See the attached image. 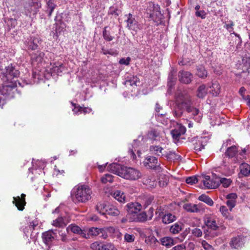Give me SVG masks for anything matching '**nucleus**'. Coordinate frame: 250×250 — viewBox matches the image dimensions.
I'll list each match as a JSON object with an SVG mask.
<instances>
[{
    "mask_svg": "<svg viewBox=\"0 0 250 250\" xmlns=\"http://www.w3.org/2000/svg\"><path fill=\"white\" fill-rule=\"evenodd\" d=\"M176 72L172 70L169 74L168 77L167 86L168 87V91L172 88L174 85L176 78L175 77Z\"/></svg>",
    "mask_w": 250,
    "mask_h": 250,
    "instance_id": "e433bc0d",
    "label": "nucleus"
},
{
    "mask_svg": "<svg viewBox=\"0 0 250 250\" xmlns=\"http://www.w3.org/2000/svg\"><path fill=\"white\" fill-rule=\"evenodd\" d=\"M108 170L125 179L135 181L141 178L142 173L137 169L113 163L107 167Z\"/></svg>",
    "mask_w": 250,
    "mask_h": 250,
    "instance_id": "20e7f679",
    "label": "nucleus"
},
{
    "mask_svg": "<svg viewBox=\"0 0 250 250\" xmlns=\"http://www.w3.org/2000/svg\"><path fill=\"white\" fill-rule=\"evenodd\" d=\"M192 104L191 97L189 95L185 92L177 93L175 96V106L172 111L173 116L177 118H180L186 112L189 114L190 118L197 122H200L202 120V114Z\"/></svg>",
    "mask_w": 250,
    "mask_h": 250,
    "instance_id": "f257e3e1",
    "label": "nucleus"
},
{
    "mask_svg": "<svg viewBox=\"0 0 250 250\" xmlns=\"http://www.w3.org/2000/svg\"><path fill=\"white\" fill-rule=\"evenodd\" d=\"M191 233L192 236L196 237H200L203 235V232L202 230L198 228H195L190 229Z\"/></svg>",
    "mask_w": 250,
    "mask_h": 250,
    "instance_id": "864d4df0",
    "label": "nucleus"
},
{
    "mask_svg": "<svg viewBox=\"0 0 250 250\" xmlns=\"http://www.w3.org/2000/svg\"><path fill=\"white\" fill-rule=\"evenodd\" d=\"M144 166L150 169H159L160 168V163L158 162L157 157L152 156H147L143 162Z\"/></svg>",
    "mask_w": 250,
    "mask_h": 250,
    "instance_id": "f8f14e48",
    "label": "nucleus"
},
{
    "mask_svg": "<svg viewBox=\"0 0 250 250\" xmlns=\"http://www.w3.org/2000/svg\"><path fill=\"white\" fill-rule=\"evenodd\" d=\"M38 225V222L37 221H33L30 223V225L26 226L23 229V232L25 235L28 238L29 234L30 235V238L33 239V241H35V235L33 232V230L35 229V228Z\"/></svg>",
    "mask_w": 250,
    "mask_h": 250,
    "instance_id": "6ab92c4d",
    "label": "nucleus"
},
{
    "mask_svg": "<svg viewBox=\"0 0 250 250\" xmlns=\"http://www.w3.org/2000/svg\"><path fill=\"white\" fill-rule=\"evenodd\" d=\"M148 219L147 214L146 212L137 213L134 217L130 218V221L135 222H143Z\"/></svg>",
    "mask_w": 250,
    "mask_h": 250,
    "instance_id": "c756f323",
    "label": "nucleus"
},
{
    "mask_svg": "<svg viewBox=\"0 0 250 250\" xmlns=\"http://www.w3.org/2000/svg\"><path fill=\"white\" fill-rule=\"evenodd\" d=\"M202 182L205 188L208 189L216 188L219 187L218 180L211 179L210 176L208 175H203Z\"/></svg>",
    "mask_w": 250,
    "mask_h": 250,
    "instance_id": "4468645a",
    "label": "nucleus"
},
{
    "mask_svg": "<svg viewBox=\"0 0 250 250\" xmlns=\"http://www.w3.org/2000/svg\"><path fill=\"white\" fill-rule=\"evenodd\" d=\"M149 138L152 141L160 142L161 145L168 144V140L165 135L157 129H152L148 133Z\"/></svg>",
    "mask_w": 250,
    "mask_h": 250,
    "instance_id": "6e6552de",
    "label": "nucleus"
},
{
    "mask_svg": "<svg viewBox=\"0 0 250 250\" xmlns=\"http://www.w3.org/2000/svg\"><path fill=\"white\" fill-rule=\"evenodd\" d=\"M220 211L222 213V214L223 215L224 217H225L226 218L230 219L231 218H229V212L228 211V210L227 208V207L225 206H222L220 208Z\"/></svg>",
    "mask_w": 250,
    "mask_h": 250,
    "instance_id": "4d7b16f0",
    "label": "nucleus"
},
{
    "mask_svg": "<svg viewBox=\"0 0 250 250\" xmlns=\"http://www.w3.org/2000/svg\"><path fill=\"white\" fill-rule=\"evenodd\" d=\"M126 208L128 215L132 214L133 217H134V215L135 216L137 213H139L142 209V206L138 202H131L127 204Z\"/></svg>",
    "mask_w": 250,
    "mask_h": 250,
    "instance_id": "f3484780",
    "label": "nucleus"
},
{
    "mask_svg": "<svg viewBox=\"0 0 250 250\" xmlns=\"http://www.w3.org/2000/svg\"><path fill=\"white\" fill-rule=\"evenodd\" d=\"M114 198L120 202H125V196L124 193L120 190H116L114 193Z\"/></svg>",
    "mask_w": 250,
    "mask_h": 250,
    "instance_id": "c03bdc74",
    "label": "nucleus"
},
{
    "mask_svg": "<svg viewBox=\"0 0 250 250\" xmlns=\"http://www.w3.org/2000/svg\"><path fill=\"white\" fill-rule=\"evenodd\" d=\"M178 77L180 82L188 84L191 82L192 75L189 72L182 70L179 71Z\"/></svg>",
    "mask_w": 250,
    "mask_h": 250,
    "instance_id": "412c9836",
    "label": "nucleus"
},
{
    "mask_svg": "<svg viewBox=\"0 0 250 250\" xmlns=\"http://www.w3.org/2000/svg\"><path fill=\"white\" fill-rule=\"evenodd\" d=\"M107 206L108 204L105 202H100L97 204L96 209L99 213L103 215L106 214Z\"/></svg>",
    "mask_w": 250,
    "mask_h": 250,
    "instance_id": "f704fd0d",
    "label": "nucleus"
},
{
    "mask_svg": "<svg viewBox=\"0 0 250 250\" xmlns=\"http://www.w3.org/2000/svg\"><path fill=\"white\" fill-rule=\"evenodd\" d=\"M131 59L128 57L126 58H122L119 61V63L121 64L128 65L130 62Z\"/></svg>",
    "mask_w": 250,
    "mask_h": 250,
    "instance_id": "338daca9",
    "label": "nucleus"
},
{
    "mask_svg": "<svg viewBox=\"0 0 250 250\" xmlns=\"http://www.w3.org/2000/svg\"><path fill=\"white\" fill-rule=\"evenodd\" d=\"M42 41L38 36H33L28 39L25 42L27 49L35 51L38 49V44H41Z\"/></svg>",
    "mask_w": 250,
    "mask_h": 250,
    "instance_id": "ddd939ff",
    "label": "nucleus"
},
{
    "mask_svg": "<svg viewBox=\"0 0 250 250\" xmlns=\"http://www.w3.org/2000/svg\"><path fill=\"white\" fill-rule=\"evenodd\" d=\"M196 74L200 78H205L207 77L208 73L204 67L201 65L197 67Z\"/></svg>",
    "mask_w": 250,
    "mask_h": 250,
    "instance_id": "de8ad7c7",
    "label": "nucleus"
},
{
    "mask_svg": "<svg viewBox=\"0 0 250 250\" xmlns=\"http://www.w3.org/2000/svg\"><path fill=\"white\" fill-rule=\"evenodd\" d=\"M101 250H116V249L112 244L109 243L102 245Z\"/></svg>",
    "mask_w": 250,
    "mask_h": 250,
    "instance_id": "13d9d810",
    "label": "nucleus"
},
{
    "mask_svg": "<svg viewBox=\"0 0 250 250\" xmlns=\"http://www.w3.org/2000/svg\"><path fill=\"white\" fill-rule=\"evenodd\" d=\"M52 225L56 227L63 228L66 226L62 217H59L58 218L53 221Z\"/></svg>",
    "mask_w": 250,
    "mask_h": 250,
    "instance_id": "a18cd8bd",
    "label": "nucleus"
},
{
    "mask_svg": "<svg viewBox=\"0 0 250 250\" xmlns=\"http://www.w3.org/2000/svg\"><path fill=\"white\" fill-rule=\"evenodd\" d=\"M229 160H224L223 164L219 167V172L226 176H230L234 173L235 167L229 165Z\"/></svg>",
    "mask_w": 250,
    "mask_h": 250,
    "instance_id": "1a4fd4ad",
    "label": "nucleus"
},
{
    "mask_svg": "<svg viewBox=\"0 0 250 250\" xmlns=\"http://www.w3.org/2000/svg\"><path fill=\"white\" fill-rule=\"evenodd\" d=\"M56 234V232H54L52 230H49L43 233L42 234L43 242L46 246L49 247L54 240Z\"/></svg>",
    "mask_w": 250,
    "mask_h": 250,
    "instance_id": "dca6fc26",
    "label": "nucleus"
},
{
    "mask_svg": "<svg viewBox=\"0 0 250 250\" xmlns=\"http://www.w3.org/2000/svg\"><path fill=\"white\" fill-rule=\"evenodd\" d=\"M163 157H165L168 160H176L181 159V156L176 153L173 150H169L167 152H165Z\"/></svg>",
    "mask_w": 250,
    "mask_h": 250,
    "instance_id": "7c9ffc66",
    "label": "nucleus"
},
{
    "mask_svg": "<svg viewBox=\"0 0 250 250\" xmlns=\"http://www.w3.org/2000/svg\"><path fill=\"white\" fill-rule=\"evenodd\" d=\"M121 13L120 10L114 7H110L108 11V14L114 16L115 17L118 16Z\"/></svg>",
    "mask_w": 250,
    "mask_h": 250,
    "instance_id": "5fc2aeb1",
    "label": "nucleus"
},
{
    "mask_svg": "<svg viewBox=\"0 0 250 250\" xmlns=\"http://www.w3.org/2000/svg\"><path fill=\"white\" fill-rule=\"evenodd\" d=\"M240 170L243 175L248 176L250 174V166L247 163H242L240 166Z\"/></svg>",
    "mask_w": 250,
    "mask_h": 250,
    "instance_id": "4c0bfd02",
    "label": "nucleus"
},
{
    "mask_svg": "<svg viewBox=\"0 0 250 250\" xmlns=\"http://www.w3.org/2000/svg\"><path fill=\"white\" fill-rule=\"evenodd\" d=\"M119 210L114 206L108 204L106 214L111 216H118L120 214Z\"/></svg>",
    "mask_w": 250,
    "mask_h": 250,
    "instance_id": "72a5a7b5",
    "label": "nucleus"
},
{
    "mask_svg": "<svg viewBox=\"0 0 250 250\" xmlns=\"http://www.w3.org/2000/svg\"><path fill=\"white\" fill-rule=\"evenodd\" d=\"M66 230L67 231H71L74 233L81 234L83 237L88 238L85 233L78 226L71 224L67 228Z\"/></svg>",
    "mask_w": 250,
    "mask_h": 250,
    "instance_id": "c85d7f7f",
    "label": "nucleus"
},
{
    "mask_svg": "<svg viewBox=\"0 0 250 250\" xmlns=\"http://www.w3.org/2000/svg\"><path fill=\"white\" fill-rule=\"evenodd\" d=\"M176 220V217L171 213H167L162 217V222L165 224L172 223Z\"/></svg>",
    "mask_w": 250,
    "mask_h": 250,
    "instance_id": "473e14b6",
    "label": "nucleus"
},
{
    "mask_svg": "<svg viewBox=\"0 0 250 250\" xmlns=\"http://www.w3.org/2000/svg\"><path fill=\"white\" fill-rule=\"evenodd\" d=\"M201 244L205 250H213L212 246L208 244L205 240H202Z\"/></svg>",
    "mask_w": 250,
    "mask_h": 250,
    "instance_id": "0e129e2a",
    "label": "nucleus"
},
{
    "mask_svg": "<svg viewBox=\"0 0 250 250\" xmlns=\"http://www.w3.org/2000/svg\"><path fill=\"white\" fill-rule=\"evenodd\" d=\"M207 227L212 230H216L219 228L218 219L213 217H207L205 220Z\"/></svg>",
    "mask_w": 250,
    "mask_h": 250,
    "instance_id": "4be33fe9",
    "label": "nucleus"
},
{
    "mask_svg": "<svg viewBox=\"0 0 250 250\" xmlns=\"http://www.w3.org/2000/svg\"><path fill=\"white\" fill-rule=\"evenodd\" d=\"M41 7V3L38 1H31L26 3L24 6L25 13L26 16H30L31 14L35 15Z\"/></svg>",
    "mask_w": 250,
    "mask_h": 250,
    "instance_id": "9d476101",
    "label": "nucleus"
},
{
    "mask_svg": "<svg viewBox=\"0 0 250 250\" xmlns=\"http://www.w3.org/2000/svg\"><path fill=\"white\" fill-rule=\"evenodd\" d=\"M146 14L150 20L157 23L161 21L163 17L159 5L151 1L146 3Z\"/></svg>",
    "mask_w": 250,
    "mask_h": 250,
    "instance_id": "423d86ee",
    "label": "nucleus"
},
{
    "mask_svg": "<svg viewBox=\"0 0 250 250\" xmlns=\"http://www.w3.org/2000/svg\"><path fill=\"white\" fill-rule=\"evenodd\" d=\"M210 88L209 92L213 96H218L221 91V86L217 82L212 83Z\"/></svg>",
    "mask_w": 250,
    "mask_h": 250,
    "instance_id": "2f4dec72",
    "label": "nucleus"
},
{
    "mask_svg": "<svg viewBox=\"0 0 250 250\" xmlns=\"http://www.w3.org/2000/svg\"><path fill=\"white\" fill-rule=\"evenodd\" d=\"M64 69V67L62 64H60L59 66H55L53 67V71L54 72L57 73L59 74L60 73H62Z\"/></svg>",
    "mask_w": 250,
    "mask_h": 250,
    "instance_id": "e2e57ef3",
    "label": "nucleus"
},
{
    "mask_svg": "<svg viewBox=\"0 0 250 250\" xmlns=\"http://www.w3.org/2000/svg\"><path fill=\"white\" fill-rule=\"evenodd\" d=\"M92 191L85 185H78L72 191L73 200L77 203H85L91 198Z\"/></svg>",
    "mask_w": 250,
    "mask_h": 250,
    "instance_id": "39448f33",
    "label": "nucleus"
},
{
    "mask_svg": "<svg viewBox=\"0 0 250 250\" xmlns=\"http://www.w3.org/2000/svg\"><path fill=\"white\" fill-rule=\"evenodd\" d=\"M101 243L98 241L94 242L90 245V248L92 250H101Z\"/></svg>",
    "mask_w": 250,
    "mask_h": 250,
    "instance_id": "bf43d9fd",
    "label": "nucleus"
},
{
    "mask_svg": "<svg viewBox=\"0 0 250 250\" xmlns=\"http://www.w3.org/2000/svg\"><path fill=\"white\" fill-rule=\"evenodd\" d=\"M114 177L110 174H105L101 178V181L104 184L107 182L111 183L113 182Z\"/></svg>",
    "mask_w": 250,
    "mask_h": 250,
    "instance_id": "603ef678",
    "label": "nucleus"
},
{
    "mask_svg": "<svg viewBox=\"0 0 250 250\" xmlns=\"http://www.w3.org/2000/svg\"><path fill=\"white\" fill-rule=\"evenodd\" d=\"M137 142L136 141H134V142L133 144L132 145V148H129V153L130 155H131V157L133 159H136V155L135 154V152H137V154L138 155V156L140 157L142 154V153L141 151L139 149H137Z\"/></svg>",
    "mask_w": 250,
    "mask_h": 250,
    "instance_id": "c9c22d12",
    "label": "nucleus"
},
{
    "mask_svg": "<svg viewBox=\"0 0 250 250\" xmlns=\"http://www.w3.org/2000/svg\"><path fill=\"white\" fill-rule=\"evenodd\" d=\"M33 163V168H29V173L32 172V174H40L42 171V169L45 167V164L42 161L37 160L36 162Z\"/></svg>",
    "mask_w": 250,
    "mask_h": 250,
    "instance_id": "aec40b11",
    "label": "nucleus"
},
{
    "mask_svg": "<svg viewBox=\"0 0 250 250\" xmlns=\"http://www.w3.org/2000/svg\"><path fill=\"white\" fill-rule=\"evenodd\" d=\"M100 232H101V229L94 227L91 228L89 229L88 232L87 234H86V236L88 237L89 235L97 236L100 234Z\"/></svg>",
    "mask_w": 250,
    "mask_h": 250,
    "instance_id": "09e8293b",
    "label": "nucleus"
},
{
    "mask_svg": "<svg viewBox=\"0 0 250 250\" xmlns=\"http://www.w3.org/2000/svg\"><path fill=\"white\" fill-rule=\"evenodd\" d=\"M19 72L12 65L5 67L0 73L1 81L2 82L0 86V94L4 97L5 100L13 98L17 89V83L16 79Z\"/></svg>",
    "mask_w": 250,
    "mask_h": 250,
    "instance_id": "f03ea898",
    "label": "nucleus"
},
{
    "mask_svg": "<svg viewBox=\"0 0 250 250\" xmlns=\"http://www.w3.org/2000/svg\"><path fill=\"white\" fill-rule=\"evenodd\" d=\"M47 11L48 12V16L50 17L52 14V13L56 7V4L54 3L52 0H49L47 2Z\"/></svg>",
    "mask_w": 250,
    "mask_h": 250,
    "instance_id": "8fccbe9b",
    "label": "nucleus"
},
{
    "mask_svg": "<svg viewBox=\"0 0 250 250\" xmlns=\"http://www.w3.org/2000/svg\"><path fill=\"white\" fill-rule=\"evenodd\" d=\"M238 155H240V159L241 160L246 159L247 157H250V146L249 145L243 149Z\"/></svg>",
    "mask_w": 250,
    "mask_h": 250,
    "instance_id": "79ce46f5",
    "label": "nucleus"
},
{
    "mask_svg": "<svg viewBox=\"0 0 250 250\" xmlns=\"http://www.w3.org/2000/svg\"><path fill=\"white\" fill-rule=\"evenodd\" d=\"M25 197V195L22 193L21 195V197L18 196L16 197H13V203L20 210H22L23 209L24 207L26 204Z\"/></svg>",
    "mask_w": 250,
    "mask_h": 250,
    "instance_id": "b1692460",
    "label": "nucleus"
},
{
    "mask_svg": "<svg viewBox=\"0 0 250 250\" xmlns=\"http://www.w3.org/2000/svg\"><path fill=\"white\" fill-rule=\"evenodd\" d=\"M237 195L235 193H231L227 195L226 204L230 210L235 206Z\"/></svg>",
    "mask_w": 250,
    "mask_h": 250,
    "instance_id": "a878e982",
    "label": "nucleus"
},
{
    "mask_svg": "<svg viewBox=\"0 0 250 250\" xmlns=\"http://www.w3.org/2000/svg\"><path fill=\"white\" fill-rule=\"evenodd\" d=\"M108 26H105L104 28V29L103 31V36L104 39L106 41H111L113 39V37H112L109 32V31L107 30L108 28Z\"/></svg>",
    "mask_w": 250,
    "mask_h": 250,
    "instance_id": "3c124183",
    "label": "nucleus"
},
{
    "mask_svg": "<svg viewBox=\"0 0 250 250\" xmlns=\"http://www.w3.org/2000/svg\"><path fill=\"white\" fill-rule=\"evenodd\" d=\"M245 237L242 235H238L231 239L229 245L232 248L238 249L243 247L244 244Z\"/></svg>",
    "mask_w": 250,
    "mask_h": 250,
    "instance_id": "a211bd4d",
    "label": "nucleus"
},
{
    "mask_svg": "<svg viewBox=\"0 0 250 250\" xmlns=\"http://www.w3.org/2000/svg\"><path fill=\"white\" fill-rule=\"evenodd\" d=\"M162 245L169 248L174 245L173 239L170 237H164L160 239Z\"/></svg>",
    "mask_w": 250,
    "mask_h": 250,
    "instance_id": "ea45409f",
    "label": "nucleus"
},
{
    "mask_svg": "<svg viewBox=\"0 0 250 250\" xmlns=\"http://www.w3.org/2000/svg\"><path fill=\"white\" fill-rule=\"evenodd\" d=\"M73 108H72V111L74 112V114H79L82 113V107L77 105L75 104L73 102H71Z\"/></svg>",
    "mask_w": 250,
    "mask_h": 250,
    "instance_id": "6e6d98bb",
    "label": "nucleus"
},
{
    "mask_svg": "<svg viewBox=\"0 0 250 250\" xmlns=\"http://www.w3.org/2000/svg\"><path fill=\"white\" fill-rule=\"evenodd\" d=\"M186 183L188 184L192 185L198 182L197 178L196 176H191L186 179Z\"/></svg>",
    "mask_w": 250,
    "mask_h": 250,
    "instance_id": "052dcab7",
    "label": "nucleus"
},
{
    "mask_svg": "<svg viewBox=\"0 0 250 250\" xmlns=\"http://www.w3.org/2000/svg\"><path fill=\"white\" fill-rule=\"evenodd\" d=\"M126 19L125 22L126 23V28L131 31L132 34L134 35L137 32L144 28V25L139 23L136 20L134 16L131 13L125 15Z\"/></svg>",
    "mask_w": 250,
    "mask_h": 250,
    "instance_id": "0eeeda50",
    "label": "nucleus"
},
{
    "mask_svg": "<svg viewBox=\"0 0 250 250\" xmlns=\"http://www.w3.org/2000/svg\"><path fill=\"white\" fill-rule=\"evenodd\" d=\"M32 64L35 67L33 70L32 80H25L26 84L38 83L40 80L49 79L51 76L50 70L46 69L44 53L40 51L33 53L31 57Z\"/></svg>",
    "mask_w": 250,
    "mask_h": 250,
    "instance_id": "7ed1b4c3",
    "label": "nucleus"
},
{
    "mask_svg": "<svg viewBox=\"0 0 250 250\" xmlns=\"http://www.w3.org/2000/svg\"><path fill=\"white\" fill-rule=\"evenodd\" d=\"M195 16L197 17L201 18L202 19H204L206 17L207 13L204 10H200L197 11V12H195Z\"/></svg>",
    "mask_w": 250,
    "mask_h": 250,
    "instance_id": "69168bd1",
    "label": "nucleus"
},
{
    "mask_svg": "<svg viewBox=\"0 0 250 250\" xmlns=\"http://www.w3.org/2000/svg\"><path fill=\"white\" fill-rule=\"evenodd\" d=\"M199 201H202L209 206H212L214 202L213 200L208 195L203 194L198 197Z\"/></svg>",
    "mask_w": 250,
    "mask_h": 250,
    "instance_id": "a19ab883",
    "label": "nucleus"
},
{
    "mask_svg": "<svg viewBox=\"0 0 250 250\" xmlns=\"http://www.w3.org/2000/svg\"><path fill=\"white\" fill-rule=\"evenodd\" d=\"M218 182L219 183V186L222 184L224 188H227L229 187L232 181L230 178L220 177L218 180Z\"/></svg>",
    "mask_w": 250,
    "mask_h": 250,
    "instance_id": "37998d69",
    "label": "nucleus"
},
{
    "mask_svg": "<svg viewBox=\"0 0 250 250\" xmlns=\"http://www.w3.org/2000/svg\"><path fill=\"white\" fill-rule=\"evenodd\" d=\"M140 83L139 79L137 76H130L127 77L126 80L124 83V84L126 87L131 86H137Z\"/></svg>",
    "mask_w": 250,
    "mask_h": 250,
    "instance_id": "bb28decb",
    "label": "nucleus"
},
{
    "mask_svg": "<svg viewBox=\"0 0 250 250\" xmlns=\"http://www.w3.org/2000/svg\"><path fill=\"white\" fill-rule=\"evenodd\" d=\"M162 145L161 144V145H151L149 147V150L152 154L157 156L163 157L164 153H163V150L164 148L162 146Z\"/></svg>",
    "mask_w": 250,
    "mask_h": 250,
    "instance_id": "393cba45",
    "label": "nucleus"
},
{
    "mask_svg": "<svg viewBox=\"0 0 250 250\" xmlns=\"http://www.w3.org/2000/svg\"><path fill=\"white\" fill-rule=\"evenodd\" d=\"M207 94V89L206 85L205 84L201 85L197 89V96L199 98L203 99L205 97Z\"/></svg>",
    "mask_w": 250,
    "mask_h": 250,
    "instance_id": "58836bf2",
    "label": "nucleus"
},
{
    "mask_svg": "<svg viewBox=\"0 0 250 250\" xmlns=\"http://www.w3.org/2000/svg\"><path fill=\"white\" fill-rule=\"evenodd\" d=\"M183 208L188 212L197 213L200 211V205L186 203L183 205Z\"/></svg>",
    "mask_w": 250,
    "mask_h": 250,
    "instance_id": "cd10ccee",
    "label": "nucleus"
},
{
    "mask_svg": "<svg viewBox=\"0 0 250 250\" xmlns=\"http://www.w3.org/2000/svg\"><path fill=\"white\" fill-rule=\"evenodd\" d=\"M234 23L232 21H229L228 23L225 24L224 27L226 28L230 33L233 30Z\"/></svg>",
    "mask_w": 250,
    "mask_h": 250,
    "instance_id": "774afa93",
    "label": "nucleus"
},
{
    "mask_svg": "<svg viewBox=\"0 0 250 250\" xmlns=\"http://www.w3.org/2000/svg\"><path fill=\"white\" fill-rule=\"evenodd\" d=\"M186 128L181 125H178L174 129L171 131V134L174 140L179 141L182 135L185 133Z\"/></svg>",
    "mask_w": 250,
    "mask_h": 250,
    "instance_id": "5701e85b",
    "label": "nucleus"
},
{
    "mask_svg": "<svg viewBox=\"0 0 250 250\" xmlns=\"http://www.w3.org/2000/svg\"><path fill=\"white\" fill-rule=\"evenodd\" d=\"M182 229V225L178 223H176L170 227L169 231L171 233L176 234H178Z\"/></svg>",
    "mask_w": 250,
    "mask_h": 250,
    "instance_id": "49530a36",
    "label": "nucleus"
},
{
    "mask_svg": "<svg viewBox=\"0 0 250 250\" xmlns=\"http://www.w3.org/2000/svg\"><path fill=\"white\" fill-rule=\"evenodd\" d=\"M209 140L208 136H197L194 138L192 142L194 149L197 151H200L204 148Z\"/></svg>",
    "mask_w": 250,
    "mask_h": 250,
    "instance_id": "9b49d317",
    "label": "nucleus"
},
{
    "mask_svg": "<svg viewBox=\"0 0 250 250\" xmlns=\"http://www.w3.org/2000/svg\"><path fill=\"white\" fill-rule=\"evenodd\" d=\"M231 141L230 140H228L226 141V143H224L222 146L227 147V149L225 152V155L229 158H233L235 156L237 152V148L235 146H230Z\"/></svg>",
    "mask_w": 250,
    "mask_h": 250,
    "instance_id": "2eb2a0df",
    "label": "nucleus"
},
{
    "mask_svg": "<svg viewBox=\"0 0 250 250\" xmlns=\"http://www.w3.org/2000/svg\"><path fill=\"white\" fill-rule=\"evenodd\" d=\"M124 238L125 241L130 243L134 241L135 236L134 235L126 233L125 235Z\"/></svg>",
    "mask_w": 250,
    "mask_h": 250,
    "instance_id": "680f3d73",
    "label": "nucleus"
}]
</instances>
